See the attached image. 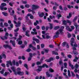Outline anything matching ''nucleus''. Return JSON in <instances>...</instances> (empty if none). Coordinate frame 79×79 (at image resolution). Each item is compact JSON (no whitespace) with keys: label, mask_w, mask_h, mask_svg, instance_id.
<instances>
[{"label":"nucleus","mask_w":79,"mask_h":79,"mask_svg":"<svg viewBox=\"0 0 79 79\" xmlns=\"http://www.w3.org/2000/svg\"><path fill=\"white\" fill-rule=\"evenodd\" d=\"M11 69L12 70L14 73V74L16 76L18 75V73L21 71V69L19 67H18L17 69V72L16 71V68L14 66H12L11 68Z\"/></svg>","instance_id":"nucleus-1"},{"label":"nucleus","mask_w":79,"mask_h":79,"mask_svg":"<svg viewBox=\"0 0 79 79\" xmlns=\"http://www.w3.org/2000/svg\"><path fill=\"white\" fill-rule=\"evenodd\" d=\"M32 11L31 12L33 15L34 14H35V11L34 10L35 9H38L39 8H40V6L38 5H32Z\"/></svg>","instance_id":"nucleus-2"},{"label":"nucleus","mask_w":79,"mask_h":79,"mask_svg":"<svg viewBox=\"0 0 79 79\" xmlns=\"http://www.w3.org/2000/svg\"><path fill=\"white\" fill-rule=\"evenodd\" d=\"M75 40L74 38H72L71 39V40L70 41V45L72 47H77V44L76 43H75L74 44H73V43H74V41Z\"/></svg>","instance_id":"nucleus-3"},{"label":"nucleus","mask_w":79,"mask_h":79,"mask_svg":"<svg viewBox=\"0 0 79 79\" xmlns=\"http://www.w3.org/2000/svg\"><path fill=\"white\" fill-rule=\"evenodd\" d=\"M32 39L33 40L32 41V44H33V45H36L35 42V41L36 42L37 44H39V43H40V40H39V39L35 38L34 37H33Z\"/></svg>","instance_id":"nucleus-4"},{"label":"nucleus","mask_w":79,"mask_h":79,"mask_svg":"<svg viewBox=\"0 0 79 79\" xmlns=\"http://www.w3.org/2000/svg\"><path fill=\"white\" fill-rule=\"evenodd\" d=\"M14 14H15V10H12V13H11L10 14V15H11V16H13V17H14L15 21H16V20H17V18H16V15H14Z\"/></svg>","instance_id":"nucleus-5"},{"label":"nucleus","mask_w":79,"mask_h":79,"mask_svg":"<svg viewBox=\"0 0 79 79\" xmlns=\"http://www.w3.org/2000/svg\"><path fill=\"white\" fill-rule=\"evenodd\" d=\"M3 47L4 48H9L10 50L12 49V48L10 45H8V44H5L3 45Z\"/></svg>","instance_id":"nucleus-6"},{"label":"nucleus","mask_w":79,"mask_h":79,"mask_svg":"<svg viewBox=\"0 0 79 79\" xmlns=\"http://www.w3.org/2000/svg\"><path fill=\"white\" fill-rule=\"evenodd\" d=\"M59 34L60 33H59V31H57L56 32V35H55L53 36V39H55L56 38H58V37H59Z\"/></svg>","instance_id":"nucleus-7"},{"label":"nucleus","mask_w":79,"mask_h":79,"mask_svg":"<svg viewBox=\"0 0 79 79\" xmlns=\"http://www.w3.org/2000/svg\"><path fill=\"white\" fill-rule=\"evenodd\" d=\"M45 67L46 68H48V66L47 65V64H43L42 66H39V67L40 68H44Z\"/></svg>","instance_id":"nucleus-8"},{"label":"nucleus","mask_w":79,"mask_h":79,"mask_svg":"<svg viewBox=\"0 0 79 79\" xmlns=\"http://www.w3.org/2000/svg\"><path fill=\"white\" fill-rule=\"evenodd\" d=\"M51 61H53V57H50L49 59H47L45 60V61L48 63H50Z\"/></svg>","instance_id":"nucleus-9"},{"label":"nucleus","mask_w":79,"mask_h":79,"mask_svg":"<svg viewBox=\"0 0 79 79\" xmlns=\"http://www.w3.org/2000/svg\"><path fill=\"white\" fill-rule=\"evenodd\" d=\"M38 15L40 18H42L43 16H44V15H45L44 13L42 12L41 13L40 12H38Z\"/></svg>","instance_id":"nucleus-10"},{"label":"nucleus","mask_w":79,"mask_h":79,"mask_svg":"<svg viewBox=\"0 0 79 79\" xmlns=\"http://www.w3.org/2000/svg\"><path fill=\"white\" fill-rule=\"evenodd\" d=\"M21 21H18V23L15 25V27H20V26H21Z\"/></svg>","instance_id":"nucleus-11"},{"label":"nucleus","mask_w":79,"mask_h":79,"mask_svg":"<svg viewBox=\"0 0 79 79\" xmlns=\"http://www.w3.org/2000/svg\"><path fill=\"white\" fill-rule=\"evenodd\" d=\"M46 74L47 77H52V74H50L48 72H46Z\"/></svg>","instance_id":"nucleus-12"},{"label":"nucleus","mask_w":79,"mask_h":79,"mask_svg":"<svg viewBox=\"0 0 79 79\" xmlns=\"http://www.w3.org/2000/svg\"><path fill=\"white\" fill-rule=\"evenodd\" d=\"M10 44H12L13 47H16L15 44V41H13L12 40H10Z\"/></svg>","instance_id":"nucleus-13"},{"label":"nucleus","mask_w":79,"mask_h":79,"mask_svg":"<svg viewBox=\"0 0 79 79\" xmlns=\"http://www.w3.org/2000/svg\"><path fill=\"white\" fill-rule=\"evenodd\" d=\"M66 29L68 31H69V32H71V31H72V29H71L70 27L68 26H66Z\"/></svg>","instance_id":"nucleus-14"},{"label":"nucleus","mask_w":79,"mask_h":79,"mask_svg":"<svg viewBox=\"0 0 79 79\" xmlns=\"http://www.w3.org/2000/svg\"><path fill=\"white\" fill-rule=\"evenodd\" d=\"M69 66H70V67H71V69H74V66L71 64V61L69 60Z\"/></svg>","instance_id":"nucleus-15"},{"label":"nucleus","mask_w":79,"mask_h":79,"mask_svg":"<svg viewBox=\"0 0 79 79\" xmlns=\"http://www.w3.org/2000/svg\"><path fill=\"white\" fill-rule=\"evenodd\" d=\"M0 9L1 11H4V10H7V8L6 7H3L0 6Z\"/></svg>","instance_id":"nucleus-16"},{"label":"nucleus","mask_w":79,"mask_h":79,"mask_svg":"<svg viewBox=\"0 0 79 79\" xmlns=\"http://www.w3.org/2000/svg\"><path fill=\"white\" fill-rule=\"evenodd\" d=\"M24 72H18L17 74H18L20 76H23L24 75Z\"/></svg>","instance_id":"nucleus-17"},{"label":"nucleus","mask_w":79,"mask_h":79,"mask_svg":"<svg viewBox=\"0 0 79 79\" xmlns=\"http://www.w3.org/2000/svg\"><path fill=\"white\" fill-rule=\"evenodd\" d=\"M29 33V31L27 30L25 32V35L27 37H30V35Z\"/></svg>","instance_id":"nucleus-18"},{"label":"nucleus","mask_w":79,"mask_h":79,"mask_svg":"<svg viewBox=\"0 0 79 79\" xmlns=\"http://www.w3.org/2000/svg\"><path fill=\"white\" fill-rule=\"evenodd\" d=\"M42 68H40V67H39V66H38V69H37L36 70V71L37 73H39V72H40L42 71Z\"/></svg>","instance_id":"nucleus-19"},{"label":"nucleus","mask_w":79,"mask_h":79,"mask_svg":"<svg viewBox=\"0 0 79 79\" xmlns=\"http://www.w3.org/2000/svg\"><path fill=\"white\" fill-rule=\"evenodd\" d=\"M8 74H9V75H10V72H5V73L3 74V75L4 76H7Z\"/></svg>","instance_id":"nucleus-20"},{"label":"nucleus","mask_w":79,"mask_h":79,"mask_svg":"<svg viewBox=\"0 0 79 79\" xmlns=\"http://www.w3.org/2000/svg\"><path fill=\"white\" fill-rule=\"evenodd\" d=\"M57 17L58 19H59L60 18H61V17H62V15H61L60 14H59L57 15Z\"/></svg>","instance_id":"nucleus-21"},{"label":"nucleus","mask_w":79,"mask_h":79,"mask_svg":"<svg viewBox=\"0 0 79 79\" xmlns=\"http://www.w3.org/2000/svg\"><path fill=\"white\" fill-rule=\"evenodd\" d=\"M19 38L17 40V41L18 42L19 41V40H21V39L23 38V36L21 35H19Z\"/></svg>","instance_id":"nucleus-22"},{"label":"nucleus","mask_w":79,"mask_h":79,"mask_svg":"<svg viewBox=\"0 0 79 79\" xmlns=\"http://www.w3.org/2000/svg\"><path fill=\"white\" fill-rule=\"evenodd\" d=\"M71 16H72V14L71 13V12H70L69 13V16H68L67 17V18H68V19H69V18H71Z\"/></svg>","instance_id":"nucleus-23"},{"label":"nucleus","mask_w":79,"mask_h":79,"mask_svg":"<svg viewBox=\"0 0 79 79\" xmlns=\"http://www.w3.org/2000/svg\"><path fill=\"white\" fill-rule=\"evenodd\" d=\"M1 6H0L1 7H3V6H6V3H1Z\"/></svg>","instance_id":"nucleus-24"},{"label":"nucleus","mask_w":79,"mask_h":79,"mask_svg":"<svg viewBox=\"0 0 79 79\" xmlns=\"http://www.w3.org/2000/svg\"><path fill=\"white\" fill-rule=\"evenodd\" d=\"M67 21L65 20H64L63 21H62V23L64 25H66L67 24Z\"/></svg>","instance_id":"nucleus-25"},{"label":"nucleus","mask_w":79,"mask_h":79,"mask_svg":"<svg viewBox=\"0 0 79 79\" xmlns=\"http://www.w3.org/2000/svg\"><path fill=\"white\" fill-rule=\"evenodd\" d=\"M75 59H74L73 60V61L74 62H77V60H79V58L77 57H75Z\"/></svg>","instance_id":"nucleus-26"},{"label":"nucleus","mask_w":79,"mask_h":79,"mask_svg":"<svg viewBox=\"0 0 79 79\" xmlns=\"http://www.w3.org/2000/svg\"><path fill=\"white\" fill-rule=\"evenodd\" d=\"M2 14L4 15V16H8V13H5L4 12H2Z\"/></svg>","instance_id":"nucleus-27"},{"label":"nucleus","mask_w":79,"mask_h":79,"mask_svg":"<svg viewBox=\"0 0 79 79\" xmlns=\"http://www.w3.org/2000/svg\"><path fill=\"white\" fill-rule=\"evenodd\" d=\"M49 70L50 73H53V72H54V70L51 68H49Z\"/></svg>","instance_id":"nucleus-28"},{"label":"nucleus","mask_w":79,"mask_h":79,"mask_svg":"<svg viewBox=\"0 0 79 79\" xmlns=\"http://www.w3.org/2000/svg\"><path fill=\"white\" fill-rule=\"evenodd\" d=\"M67 44V43L65 41L62 43V46H63V47H65V45H66Z\"/></svg>","instance_id":"nucleus-29"},{"label":"nucleus","mask_w":79,"mask_h":79,"mask_svg":"<svg viewBox=\"0 0 79 79\" xmlns=\"http://www.w3.org/2000/svg\"><path fill=\"white\" fill-rule=\"evenodd\" d=\"M59 32H60L61 34H63V29H60L59 30Z\"/></svg>","instance_id":"nucleus-30"},{"label":"nucleus","mask_w":79,"mask_h":79,"mask_svg":"<svg viewBox=\"0 0 79 79\" xmlns=\"http://www.w3.org/2000/svg\"><path fill=\"white\" fill-rule=\"evenodd\" d=\"M24 67H25V68H26L27 69H29L28 66L27 64H25L24 65Z\"/></svg>","instance_id":"nucleus-31"},{"label":"nucleus","mask_w":79,"mask_h":79,"mask_svg":"<svg viewBox=\"0 0 79 79\" xmlns=\"http://www.w3.org/2000/svg\"><path fill=\"white\" fill-rule=\"evenodd\" d=\"M2 57H3V58H4L5 59H6V55H5V54L2 53Z\"/></svg>","instance_id":"nucleus-32"},{"label":"nucleus","mask_w":79,"mask_h":79,"mask_svg":"<svg viewBox=\"0 0 79 79\" xmlns=\"http://www.w3.org/2000/svg\"><path fill=\"white\" fill-rule=\"evenodd\" d=\"M6 63H7L9 64H10V66H12V65H13L12 62H11V60H9V61H7Z\"/></svg>","instance_id":"nucleus-33"},{"label":"nucleus","mask_w":79,"mask_h":79,"mask_svg":"<svg viewBox=\"0 0 79 79\" xmlns=\"http://www.w3.org/2000/svg\"><path fill=\"white\" fill-rule=\"evenodd\" d=\"M31 34H32V35H37V32H33L31 31Z\"/></svg>","instance_id":"nucleus-34"},{"label":"nucleus","mask_w":79,"mask_h":79,"mask_svg":"<svg viewBox=\"0 0 79 79\" xmlns=\"http://www.w3.org/2000/svg\"><path fill=\"white\" fill-rule=\"evenodd\" d=\"M74 26L76 28H78V27L79 26V25H78L76 23H74Z\"/></svg>","instance_id":"nucleus-35"},{"label":"nucleus","mask_w":79,"mask_h":79,"mask_svg":"<svg viewBox=\"0 0 79 79\" xmlns=\"http://www.w3.org/2000/svg\"><path fill=\"white\" fill-rule=\"evenodd\" d=\"M52 53L53 54H54V55H58V53L57 52H55V51H54L52 52Z\"/></svg>","instance_id":"nucleus-36"},{"label":"nucleus","mask_w":79,"mask_h":79,"mask_svg":"<svg viewBox=\"0 0 79 79\" xmlns=\"http://www.w3.org/2000/svg\"><path fill=\"white\" fill-rule=\"evenodd\" d=\"M73 54H74V55H78V54L77 52L75 51H73Z\"/></svg>","instance_id":"nucleus-37"},{"label":"nucleus","mask_w":79,"mask_h":79,"mask_svg":"<svg viewBox=\"0 0 79 79\" xmlns=\"http://www.w3.org/2000/svg\"><path fill=\"white\" fill-rule=\"evenodd\" d=\"M13 10V8H12V7H10L8 8L9 13H11V10Z\"/></svg>","instance_id":"nucleus-38"},{"label":"nucleus","mask_w":79,"mask_h":79,"mask_svg":"<svg viewBox=\"0 0 79 79\" xmlns=\"http://www.w3.org/2000/svg\"><path fill=\"white\" fill-rule=\"evenodd\" d=\"M68 76L69 77H71V73L70 71L69 70H68Z\"/></svg>","instance_id":"nucleus-39"},{"label":"nucleus","mask_w":79,"mask_h":79,"mask_svg":"<svg viewBox=\"0 0 79 79\" xmlns=\"http://www.w3.org/2000/svg\"><path fill=\"white\" fill-rule=\"evenodd\" d=\"M67 23H69V25H71V24H72L71 22V21H70V20H67Z\"/></svg>","instance_id":"nucleus-40"},{"label":"nucleus","mask_w":79,"mask_h":79,"mask_svg":"<svg viewBox=\"0 0 79 79\" xmlns=\"http://www.w3.org/2000/svg\"><path fill=\"white\" fill-rule=\"evenodd\" d=\"M5 70L4 69H2V70L0 71V73L1 74H3V73H4V71Z\"/></svg>","instance_id":"nucleus-41"},{"label":"nucleus","mask_w":79,"mask_h":79,"mask_svg":"<svg viewBox=\"0 0 79 79\" xmlns=\"http://www.w3.org/2000/svg\"><path fill=\"white\" fill-rule=\"evenodd\" d=\"M19 28L18 27L16 28V29L15 30H14V31L15 32H18L19 31Z\"/></svg>","instance_id":"nucleus-42"},{"label":"nucleus","mask_w":79,"mask_h":79,"mask_svg":"<svg viewBox=\"0 0 79 79\" xmlns=\"http://www.w3.org/2000/svg\"><path fill=\"white\" fill-rule=\"evenodd\" d=\"M59 28H60V27L57 26L54 27V30H57V29H59Z\"/></svg>","instance_id":"nucleus-43"},{"label":"nucleus","mask_w":79,"mask_h":79,"mask_svg":"<svg viewBox=\"0 0 79 79\" xmlns=\"http://www.w3.org/2000/svg\"><path fill=\"white\" fill-rule=\"evenodd\" d=\"M42 63L40 61H38L36 62V64L37 65H40Z\"/></svg>","instance_id":"nucleus-44"},{"label":"nucleus","mask_w":79,"mask_h":79,"mask_svg":"<svg viewBox=\"0 0 79 79\" xmlns=\"http://www.w3.org/2000/svg\"><path fill=\"white\" fill-rule=\"evenodd\" d=\"M25 6L26 8H29V6H29V4H26L25 5Z\"/></svg>","instance_id":"nucleus-45"},{"label":"nucleus","mask_w":79,"mask_h":79,"mask_svg":"<svg viewBox=\"0 0 79 79\" xmlns=\"http://www.w3.org/2000/svg\"><path fill=\"white\" fill-rule=\"evenodd\" d=\"M49 47L50 48H54V46L52 44L49 45Z\"/></svg>","instance_id":"nucleus-46"},{"label":"nucleus","mask_w":79,"mask_h":79,"mask_svg":"<svg viewBox=\"0 0 79 79\" xmlns=\"http://www.w3.org/2000/svg\"><path fill=\"white\" fill-rule=\"evenodd\" d=\"M67 37L68 38H71V35L70 33H68L67 35Z\"/></svg>","instance_id":"nucleus-47"},{"label":"nucleus","mask_w":79,"mask_h":79,"mask_svg":"<svg viewBox=\"0 0 79 79\" xmlns=\"http://www.w3.org/2000/svg\"><path fill=\"white\" fill-rule=\"evenodd\" d=\"M18 44L19 45H21L23 44V41H19L18 42Z\"/></svg>","instance_id":"nucleus-48"},{"label":"nucleus","mask_w":79,"mask_h":79,"mask_svg":"<svg viewBox=\"0 0 79 79\" xmlns=\"http://www.w3.org/2000/svg\"><path fill=\"white\" fill-rule=\"evenodd\" d=\"M63 62L62 61V60H61L59 61V65H61V64H63Z\"/></svg>","instance_id":"nucleus-49"},{"label":"nucleus","mask_w":79,"mask_h":79,"mask_svg":"<svg viewBox=\"0 0 79 79\" xmlns=\"http://www.w3.org/2000/svg\"><path fill=\"white\" fill-rule=\"evenodd\" d=\"M44 57H43L40 60V62H41V63H43V61L44 60Z\"/></svg>","instance_id":"nucleus-50"},{"label":"nucleus","mask_w":79,"mask_h":79,"mask_svg":"<svg viewBox=\"0 0 79 79\" xmlns=\"http://www.w3.org/2000/svg\"><path fill=\"white\" fill-rule=\"evenodd\" d=\"M29 54L30 57L31 58H32V57H33V55L31 53V52H30L29 53Z\"/></svg>","instance_id":"nucleus-51"},{"label":"nucleus","mask_w":79,"mask_h":79,"mask_svg":"<svg viewBox=\"0 0 79 79\" xmlns=\"http://www.w3.org/2000/svg\"><path fill=\"white\" fill-rule=\"evenodd\" d=\"M4 25L5 26H6V27L8 26V23H5L4 24Z\"/></svg>","instance_id":"nucleus-52"},{"label":"nucleus","mask_w":79,"mask_h":79,"mask_svg":"<svg viewBox=\"0 0 79 79\" xmlns=\"http://www.w3.org/2000/svg\"><path fill=\"white\" fill-rule=\"evenodd\" d=\"M31 50V49H27L26 50V51L27 52H30Z\"/></svg>","instance_id":"nucleus-53"},{"label":"nucleus","mask_w":79,"mask_h":79,"mask_svg":"<svg viewBox=\"0 0 79 79\" xmlns=\"http://www.w3.org/2000/svg\"><path fill=\"white\" fill-rule=\"evenodd\" d=\"M49 24L50 25V29H53V25L51 23H50Z\"/></svg>","instance_id":"nucleus-54"},{"label":"nucleus","mask_w":79,"mask_h":79,"mask_svg":"<svg viewBox=\"0 0 79 79\" xmlns=\"http://www.w3.org/2000/svg\"><path fill=\"white\" fill-rule=\"evenodd\" d=\"M53 22L54 23H59V21H58L57 20H53Z\"/></svg>","instance_id":"nucleus-55"},{"label":"nucleus","mask_w":79,"mask_h":79,"mask_svg":"<svg viewBox=\"0 0 79 79\" xmlns=\"http://www.w3.org/2000/svg\"><path fill=\"white\" fill-rule=\"evenodd\" d=\"M75 69H77V68H79V65L76 64H75Z\"/></svg>","instance_id":"nucleus-56"},{"label":"nucleus","mask_w":79,"mask_h":79,"mask_svg":"<svg viewBox=\"0 0 79 79\" xmlns=\"http://www.w3.org/2000/svg\"><path fill=\"white\" fill-rule=\"evenodd\" d=\"M44 47H45V45L43 44H41V47L42 48H44Z\"/></svg>","instance_id":"nucleus-57"},{"label":"nucleus","mask_w":79,"mask_h":79,"mask_svg":"<svg viewBox=\"0 0 79 79\" xmlns=\"http://www.w3.org/2000/svg\"><path fill=\"white\" fill-rule=\"evenodd\" d=\"M64 65L65 68H67V63L66 62L64 63Z\"/></svg>","instance_id":"nucleus-58"},{"label":"nucleus","mask_w":79,"mask_h":79,"mask_svg":"<svg viewBox=\"0 0 79 79\" xmlns=\"http://www.w3.org/2000/svg\"><path fill=\"white\" fill-rule=\"evenodd\" d=\"M44 51L45 53H48V49H45L44 50Z\"/></svg>","instance_id":"nucleus-59"},{"label":"nucleus","mask_w":79,"mask_h":79,"mask_svg":"<svg viewBox=\"0 0 79 79\" xmlns=\"http://www.w3.org/2000/svg\"><path fill=\"white\" fill-rule=\"evenodd\" d=\"M22 29H23V32H24V31H26V29H26V28H25V27H23Z\"/></svg>","instance_id":"nucleus-60"},{"label":"nucleus","mask_w":79,"mask_h":79,"mask_svg":"<svg viewBox=\"0 0 79 79\" xmlns=\"http://www.w3.org/2000/svg\"><path fill=\"white\" fill-rule=\"evenodd\" d=\"M21 47L22 48H25V45L24 44H22V45L21 46Z\"/></svg>","instance_id":"nucleus-61"},{"label":"nucleus","mask_w":79,"mask_h":79,"mask_svg":"<svg viewBox=\"0 0 79 79\" xmlns=\"http://www.w3.org/2000/svg\"><path fill=\"white\" fill-rule=\"evenodd\" d=\"M12 64H13V65H16V62H15V60H13L12 61Z\"/></svg>","instance_id":"nucleus-62"},{"label":"nucleus","mask_w":79,"mask_h":79,"mask_svg":"<svg viewBox=\"0 0 79 79\" xmlns=\"http://www.w3.org/2000/svg\"><path fill=\"white\" fill-rule=\"evenodd\" d=\"M34 16L32 15L30 17V19H34Z\"/></svg>","instance_id":"nucleus-63"},{"label":"nucleus","mask_w":79,"mask_h":79,"mask_svg":"<svg viewBox=\"0 0 79 79\" xmlns=\"http://www.w3.org/2000/svg\"><path fill=\"white\" fill-rule=\"evenodd\" d=\"M15 37H18V33L16 32L15 33Z\"/></svg>","instance_id":"nucleus-64"}]
</instances>
